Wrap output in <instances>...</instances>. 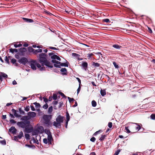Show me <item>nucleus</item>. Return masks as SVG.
Returning a JSON list of instances; mask_svg holds the SVG:
<instances>
[{"label":"nucleus","mask_w":155,"mask_h":155,"mask_svg":"<svg viewBox=\"0 0 155 155\" xmlns=\"http://www.w3.org/2000/svg\"><path fill=\"white\" fill-rule=\"evenodd\" d=\"M72 56H73L74 57H75L76 58L77 57H80V55H79L78 54L75 53H73L72 54Z\"/></svg>","instance_id":"obj_39"},{"label":"nucleus","mask_w":155,"mask_h":155,"mask_svg":"<svg viewBox=\"0 0 155 155\" xmlns=\"http://www.w3.org/2000/svg\"><path fill=\"white\" fill-rule=\"evenodd\" d=\"M113 64L115 68H119L118 65L117 64V63L115 62H113Z\"/></svg>","instance_id":"obj_42"},{"label":"nucleus","mask_w":155,"mask_h":155,"mask_svg":"<svg viewBox=\"0 0 155 155\" xmlns=\"http://www.w3.org/2000/svg\"><path fill=\"white\" fill-rule=\"evenodd\" d=\"M66 62L65 63L61 62L60 65L54 64V66L56 68H61V66L68 67V64H69V63L67 60H66Z\"/></svg>","instance_id":"obj_6"},{"label":"nucleus","mask_w":155,"mask_h":155,"mask_svg":"<svg viewBox=\"0 0 155 155\" xmlns=\"http://www.w3.org/2000/svg\"><path fill=\"white\" fill-rule=\"evenodd\" d=\"M100 93L101 95L102 96H105L106 94V91L104 89L102 90L101 89L100 91Z\"/></svg>","instance_id":"obj_21"},{"label":"nucleus","mask_w":155,"mask_h":155,"mask_svg":"<svg viewBox=\"0 0 155 155\" xmlns=\"http://www.w3.org/2000/svg\"><path fill=\"white\" fill-rule=\"evenodd\" d=\"M112 47L117 49H119L122 47L121 46L116 44L113 45Z\"/></svg>","instance_id":"obj_23"},{"label":"nucleus","mask_w":155,"mask_h":155,"mask_svg":"<svg viewBox=\"0 0 155 155\" xmlns=\"http://www.w3.org/2000/svg\"><path fill=\"white\" fill-rule=\"evenodd\" d=\"M49 48L50 49H53V50H59L58 49H57L55 47H49Z\"/></svg>","instance_id":"obj_59"},{"label":"nucleus","mask_w":155,"mask_h":155,"mask_svg":"<svg viewBox=\"0 0 155 155\" xmlns=\"http://www.w3.org/2000/svg\"><path fill=\"white\" fill-rule=\"evenodd\" d=\"M81 85H79V86L77 89V93L78 94L79 93V92L81 90Z\"/></svg>","instance_id":"obj_50"},{"label":"nucleus","mask_w":155,"mask_h":155,"mask_svg":"<svg viewBox=\"0 0 155 155\" xmlns=\"http://www.w3.org/2000/svg\"><path fill=\"white\" fill-rule=\"evenodd\" d=\"M11 111L13 113H14V115L15 117H21V115L18 114L17 113V111L16 110L13 109Z\"/></svg>","instance_id":"obj_14"},{"label":"nucleus","mask_w":155,"mask_h":155,"mask_svg":"<svg viewBox=\"0 0 155 155\" xmlns=\"http://www.w3.org/2000/svg\"><path fill=\"white\" fill-rule=\"evenodd\" d=\"M48 107V105L47 103H46L45 104H44L43 106V108L45 109H47Z\"/></svg>","instance_id":"obj_52"},{"label":"nucleus","mask_w":155,"mask_h":155,"mask_svg":"<svg viewBox=\"0 0 155 155\" xmlns=\"http://www.w3.org/2000/svg\"><path fill=\"white\" fill-rule=\"evenodd\" d=\"M19 111L21 114L24 115L25 114V112L24 111L21 109V108H19Z\"/></svg>","instance_id":"obj_31"},{"label":"nucleus","mask_w":155,"mask_h":155,"mask_svg":"<svg viewBox=\"0 0 155 155\" xmlns=\"http://www.w3.org/2000/svg\"><path fill=\"white\" fill-rule=\"evenodd\" d=\"M30 124V121H20L18 122L17 123V125L20 127L23 128L25 127L26 125L27 124Z\"/></svg>","instance_id":"obj_4"},{"label":"nucleus","mask_w":155,"mask_h":155,"mask_svg":"<svg viewBox=\"0 0 155 155\" xmlns=\"http://www.w3.org/2000/svg\"><path fill=\"white\" fill-rule=\"evenodd\" d=\"M96 140V138L94 137H92L90 139L91 141L92 142H94Z\"/></svg>","instance_id":"obj_55"},{"label":"nucleus","mask_w":155,"mask_h":155,"mask_svg":"<svg viewBox=\"0 0 155 155\" xmlns=\"http://www.w3.org/2000/svg\"><path fill=\"white\" fill-rule=\"evenodd\" d=\"M135 124H136L137 126L136 127V129L138 131L141 128V127L138 124H137V123H135Z\"/></svg>","instance_id":"obj_37"},{"label":"nucleus","mask_w":155,"mask_h":155,"mask_svg":"<svg viewBox=\"0 0 155 155\" xmlns=\"http://www.w3.org/2000/svg\"><path fill=\"white\" fill-rule=\"evenodd\" d=\"M66 121H69L70 119V117L68 111L66 112Z\"/></svg>","instance_id":"obj_25"},{"label":"nucleus","mask_w":155,"mask_h":155,"mask_svg":"<svg viewBox=\"0 0 155 155\" xmlns=\"http://www.w3.org/2000/svg\"><path fill=\"white\" fill-rule=\"evenodd\" d=\"M54 109H57V108L56 107V105L58 103V101H54L53 102Z\"/></svg>","instance_id":"obj_27"},{"label":"nucleus","mask_w":155,"mask_h":155,"mask_svg":"<svg viewBox=\"0 0 155 155\" xmlns=\"http://www.w3.org/2000/svg\"><path fill=\"white\" fill-rule=\"evenodd\" d=\"M41 106V105L40 104L38 103V104L36 105L35 107L36 108H39Z\"/></svg>","instance_id":"obj_64"},{"label":"nucleus","mask_w":155,"mask_h":155,"mask_svg":"<svg viewBox=\"0 0 155 155\" xmlns=\"http://www.w3.org/2000/svg\"><path fill=\"white\" fill-rule=\"evenodd\" d=\"M59 94L61 95L63 97V98H66V97L65 96V95L62 93L61 92H60L59 93Z\"/></svg>","instance_id":"obj_49"},{"label":"nucleus","mask_w":155,"mask_h":155,"mask_svg":"<svg viewBox=\"0 0 155 155\" xmlns=\"http://www.w3.org/2000/svg\"><path fill=\"white\" fill-rule=\"evenodd\" d=\"M42 51V50L41 49H39L36 50L34 51L33 54H36L37 53H41Z\"/></svg>","instance_id":"obj_28"},{"label":"nucleus","mask_w":155,"mask_h":155,"mask_svg":"<svg viewBox=\"0 0 155 155\" xmlns=\"http://www.w3.org/2000/svg\"><path fill=\"white\" fill-rule=\"evenodd\" d=\"M28 59L25 57L21 58L18 61V62L20 64L25 65L28 62Z\"/></svg>","instance_id":"obj_7"},{"label":"nucleus","mask_w":155,"mask_h":155,"mask_svg":"<svg viewBox=\"0 0 155 155\" xmlns=\"http://www.w3.org/2000/svg\"><path fill=\"white\" fill-rule=\"evenodd\" d=\"M25 110L26 111H28L30 110V107L29 106H26L25 107H24Z\"/></svg>","instance_id":"obj_40"},{"label":"nucleus","mask_w":155,"mask_h":155,"mask_svg":"<svg viewBox=\"0 0 155 155\" xmlns=\"http://www.w3.org/2000/svg\"><path fill=\"white\" fill-rule=\"evenodd\" d=\"M10 121L11 123L12 124H15L16 123V121H15L13 119H11L10 120Z\"/></svg>","instance_id":"obj_57"},{"label":"nucleus","mask_w":155,"mask_h":155,"mask_svg":"<svg viewBox=\"0 0 155 155\" xmlns=\"http://www.w3.org/2000/svg\"><path fill=\"white\" fill-rule=\"evenodd\" d=\"M29 65L30 66L31 68L33 70H36V61L35 60H31L30 62Z\"/></svg>","instance_id":"obj_8"},{"label":"nucleus","mask_w":155,"mask_h":155,"mask_svg":"<svg viewBox=\"0 0 155 155\" xmlns=\"http://www.w3.org/2000/svg\"><path fill=\"white\" fill-rule=\"evenodd\" d=\"M17 136L19 139H21L23 137V132L22 131H21L19 133V134Z\"/></svg>","instance_id":"obj_22"},{"label":"nucleus","mask_w":155,"mask_h":155,"mask_svg":"<svg viewBox=\"0 0 155 155\" xmlns=\"http://www.w3.org/2000/svg\"><path fill=\"white\" fill-rule=\"evenodd\" d=\"M125 129L127 131V132L128 133H130V131L128 129V127H125Z\"/></svg>","instance_id":"obj_53"},{"label":"nucleus","mask_w":155,"mask_h":155,"mask_svg":"<svg viewBox=\"0 0 155 155\" xmlns=\"http://www.w3.org/2000/svg\"><path fill=\"white\" fill-rule=\"evenodd\" d=\"M92 105L93 107H95L97 105V103L95 101L93 100L91 102Z\"/></svg>","instance_id":"obj_34"},{"label":"nucleus","mask_w":155,"mask_h":155,"mask_svg":"<svg viewBox=\"0 0 155 155\" xmlns=\"http://www.w3.org/2000/svg\"><path fill=\"white\" fill-rule=\"evenodd\" d=\"M63 102L62 101H61V102H60V103H59V106H58V108H60V107H61L63 105Z\"/></svg>","instance_id":"obj_58"},{"label":"nucleus","mask_w":155,"mask_h":155,"mask_svg":"<svg viewBox=\"0 0 155 155\" xmlns=\"http://www.w3.org/2000/svg\"><path fill=\"white\" fill-rule=\"evenodd\" d=\"M39 60L41 65L36 61V66L41 71H45V68L44 67L45 65L50 68H52L53 66L51 62H49L46 58V55L44 53H41L39 55Z\"/></svg>","instance_id":"obj_1"},{"label":"nucleus","mask_w":155,"mask_h":155,"mask_svg":"<svg viewBox=\"0 0 155 155\" xmlns=\"http://www.w3.org/2000/svg\"><path fill=\"white\" fill-rule=\"evenodd\" d=\"M25 128V131L27 133H29L33 130V128L30 124L26 125Z\"/></svg>","instance_id":"obj_5"},{"label":"nucleus","mask_w":155,"mask_h":155,"mask_svg":"<svg viewBox=\"0 0 155 155\" xmlns=\"http://www.w3.org/2000/svg\"><path fill=\"white\" fill-rule=\"evenodd\" d=\"M103 21L107 23L110 22V21L109 19L106 18L103 19Z\"/></svg>","instance_id":"obj_43"},{"label":"nucleus","mask_w":155,"mask_h":155,"mask_svg":"<svg viewBox=\"0 0 155 155\" xmlns=\"http://www.w3.org/2000/svg\"><path fill=\"white\" fill-rule=\"evenodd\" d=\"M68 99L69 101L71 102V101H74V100L73 98H71L69 97H68Z\"/></svg>","instance_id":"obj_47"},{"label":"nucleus","mask_w":155,"mask_h":155,"mask_svg":"<svg viewBox=\"0 0 155 155\" xmlns=\"http://www.w3.org/2000/svg\"><path fill=\"white\" fill-rule=\"evenodd\" d=\"M22 46V45L21 44H19L18 45L17 44H15L14 45V46L15 48H17L18 47H20Z\"/></svg>","instance_id":"obj_41"},{"label":"nucleus","mask_w":155,"mask_h":155,"mask_svg":"<svg viewBox=\"0 0 155 155\" xmlns=\"http://www.w3.org/2000/svg\"><path fill=\"white\" fill-rule=\"evenodd\" d=\"M17 130L14 127H12L9 129V131L10 133H12L13 134H15L16 133Z\"/></svg>","instance_id":"obj_10"},{"label":"nucleus","mask_w":155,"mask_h":155,"mask_svg":"<svg viewBox=\"0 0 155 155\" xmlns=\"http://www.w3.org/2000/svg\"><path fill=\"white\" fill-rule=\"evenodd\" d=\"M43 142L45 144H48V140L47 138H44L43 140Z\"/></svg>","instance_id":"obj_38"},{"label":"nucleus","mask_w":155,"mask_h":155,"mask_svg":"<svg viewBox=\"0 0 155 155\" xmlns=\"http://www.w3.org/2000/svg\"><path fill=\"white\" fill-rule=\"evenodd\" d=\"M10 58L11 56H9L8 57L7 56H6L5 57V61L8 64H9V60L8 58Z\"/></svg>","instance_id":"obj_32"},{"label":"nucleus","mask_w":155,"mask_h":155,"mask_svg":"<svg viewBox=\"0 0 155 155\" xmlns=\"http://www.w3.org/2000/svg\"><path fill=\"white\" fill-rule=\"evenodd\" d=\"M30 107L31 109V110L32 111H35V109L34 107V106L33 105H31L30 106Z\"/></svg>","instance_id":"obj_63"},{"label":"nucleus","mask_w":155,"mask_h":155,"mask_svg":"<svg viewBox=\"0 0 155 155\" xmlns=\"http://www.w3.org/2000/svg\"><path fill=\"white\" fill-rule=\"evenodd\" d=\"M9 51L13 54L15 52L17 53L18 54H19L20 53L18 52V50L17 49H14L11 48L9 49Z\"/></svg>","instance_id":"obj_16"},{"label":"nucleus","mask_w":155,"mask_h":155,"mask_svg":"<svg viewBox=\"0 0 155 155\" xmlns=\"http://www.w3.org/2000/svg\"><path fill=\"white\" fill-rule=\"evenodd\" d=\"M87 57L89 59H91L92 58V57L94 55L93 53L88 54H87Z\"/></svg>","instance_id":"obj_36"},{"label":"nucleus","mask_w":155,"mask_h":155,"mask_svg":"<svg viewBox=\"0 0 155 155\" xmlns=\"http://www.w3.org/2000/svg\"><path fill=\"white\" fill-rule=\"evenodd\" d=\"M19 51L21 53H23L26 51L27 49L26 48H20L19 49Z\"/></svg>","instance_id":"obj_20"},{"label":"nucleus","mask_w":155,"mask_h":155,"mask_svg":"<svg viewBox=\"0 0 155 155\" xmlns=\"http://www.w3.org/2000/svg\"><path fill=\"white\" fill-rule=\"evenodd\" d=\"M36 129L38 131V133H42L44 131L43 127L41 126L38 127Z\"/></svg>","instance_id":"obj_17"},{"label":"nucleus","mask_w":155,"mask_h":155,"mask_svg":"<svg viewBox=\"0 0 155 155\" xmlns=\"http://www.w3.org/2000/svg\"><path fill=\"white\" fill-rule=\"evenodd\" d=\"M38 131L36 129L34 130L32 132V135H38Z\"/></svg>","instance_id":"obj_24"},{"label":"nucleus","mask_w":155,"mask_h":155,"mask_svg":"<svg viewBox=\"0 0 155 155\" xmlns=\"http://www.w3.org/2000/svg\"><path fill=\"white\" fill-rule=\"evenodd\" d=\"M30 119L29 117L28 116H25L22 117L21 119L24 121H29L28 120Z\"/></svg>","instance_id":"obj_15"},{"label":"nucleus","mask_w":155,"mask_h":155,"mask_svg":"<svg viewBox=\"0 0 155 155\" xmlns=\"http://www.w3.org/2000/svg\"><path fill=\"white\" fill-rule=\"evenodd\" d=\"M14 139V140L18 141V138L17 137V136H15L13 137Z\"/></svg>","instance_id":"obj_62"},{"label":"nucleus","mask_w":155,"mask_h":155,"mask_svg":"<svg viewBox=\"0 0 155 155\" xmlns=\"http://www.w3.org/2000/svg\"><path fill=\"white\" fill-rule=\"evenodd\" d=\"M28 115L30 118L31 117H35L36 113L35 112H29L28 113Z\"/></svg>","instance_id":"obj_11"},{"label":"nucleus","mask_w":155,"mask_h":155,"mask_svg":"<svg viewBox=\"0 0 155 155\" xmlns=\"http://www.w3.org/2000/svg\"><path fill=\"white\" fill-rule=\"evenodd\" d=\"M25 137L26 139H29L30 137V135L28 134H25Z\"/></svg>","instance_id":"obj_60"},{"label":"nucleus","mask_w":155,"mask_h":155,"mask_svg":"<svg viewBox=\"0 0 155 155\" xmlns=\"http://www.w3.org/2000/svg\"><path fill=\"white\" fill-rule=\"evenodd\" d=\"M81 66L86 71L87 68L88 64L86 62H82Z\"/></svg>","instance_id":"obj_13"},{"label":"nucleus","mask_w":155,"mask_h":155,"mask_svg":"<svg viewBox=\"0 0 155 155\" xmlns=\"http://www.w3.org/2000/svg\"><path fill=\"white\" fill-rule=\"evenodd\" d=\"M48 144L50 145L52 144V141L53 140V138L52 137L51 135H49L48 136Z\"/></svg>","instance_id":"obj_12"},{"label":"nucleus","mask_w":155,"mask_h":155,"mask_svg":"<svg viewBox=\"0 0 155 155\" xmlns=\"http://www.w3.org/2000/svg\"><path fill=\"white\" fill-rule=\"evenodd\" d=\"M45 132L48 135V136L49 135H51V133L49 130H45Z\"/></svg>","instance_id":"obj_35"},{"label":"nucleus","mask_w":155,"mask_h":155,"mask_svg":"<svg viewBox=\"0 0 155 155\" xmlns=\"http://www.w3.org/2000/svg\"><path fill=\"white\" fill-rule=\"evenodd\" d=\"M7 75L4 72H0V81L1 82L3 81V78L6 79L8 78Z\"/></svg>","instance_id":"obj_9"},{"label":"nucleus","mask_w":155,"mask_h":155,"mask_svg":"<svg viewBox=\"0 0 155 155\" xmlns=\"http://www.w3.org/2000/svg\"><path fill=\"white\" fill-rule=\"evenodd\" d=\"M42 118L44 120L45 124L47 125L48 126H49L50 124V120L51 119L52 116L45 114L43 116Z\"/></svg>","instance_id":"obj_3"},{"label":"nucleus","mask_w":155,"mask_h":155,"mask_svg":"<svg viewBox=\"0 0 155 155\" xmlns=\"http://www.w3.org/2000/svg\"><path fill=\"white\" fill-rule=\"evenodd\" d=\"M92 65L95 68L98 67L100 65V64L97 62L95 63L93 61L92 62Z\"/></svg>","instance_id":"obj_19"},{"label":"nucleus","mask_w":155,"mask_h":155,"mask_svg":"<svg viewBox=\"0 0 155 155\" xmlns=\"http://www.w3.org/2000/svg\"><path fill=\"white\" fill-rule=\"evenodd\" d=\"M120 150H117L115 153L114 155H118L120 152Z\"/></svg>","instance_id":"obj_51"},{"label":"nucleus","mask_w":155,"mask_h":155,"mask_svg":"<svg viewBox=\"0 0 155 155\" xmlns=\"http://www.w3.org/2000/svg\"><path fill=\"white\" fill-rule=\"evenodd\" d=\"M57 55L56 54L53 55L51 56V58L52 59H55L57 57Z\"/></svg>","instance_id":"obj_44"},{"label":"nucleus","mask_w":155,"mask_h":155,"mask_svg":"<svg viewBox=\"0 0 155 155\" xmlns=\"http://www.w3.org/2000/svg\"><path fill=\"white\" fill-rule=\"evenodd\" d=\"M33 21H34L33 19L28 18V21H27V22H29V23H31V22H33Z\"/></svg>","instance_id":"obj_61"},{"label":"nucleus","mask_w":155,"mask_h":155,"mask_svg":"<svg viewBox=\"0 0 155 155\" xmlns=\"http://www.w3.org/2000/svg\"><path fill=\"white\" fill-rule=\"evenodd\" d=\"M63 117L61 115L58 116L56 119V121H54L53 123V125L56 127H61V123L63 122Z\"/></svg>","instance_id":"obj_2"},{"label":"nucleus","mask_w":155,"mask_h":155,"mask_svg":"<svg viewBox=\"0 0 155 155\" xmlns=\"http://www.w3.org/2000/svg\"><path fill=\"white\" fill-rule=\"evenodd\" d=\"M44 101L46 103L48 101V99L45 97H44L43 98Z\"/></svg>","instance_id":"obj_56"},{"label":"nucleus","mask_w":155,"mask_h":155,"mask_svg":"<svg viewBox=\"0 0 155 155\" xmlns=\"http://www.w3.org/2000/svg\"><path fill=\"white\" fill-rule=\"evenodd\" d=\"M28 50L29 52H33L35 51V49L31 47H29L28 48Z\"/></svg>","instance_id":"obj_30"},{"label":"nucleus","mask_w":155,"mask_h":155,"mask_svg":"<svg viewBox=\"0 0 155 155\" xmlns=\"http://www.w3.org/2000/svg\"><path fill=\"white\" fill-rule=\"evenodd\" d=\"M16 60L15 58H12L11 60V62L12 63L14 64L16 62Z\"/></svg>","instance_id":"obj_45"},{"label":"nucleus","mask_w":155,"mask_h":155,"mask_svg":"<svg viewBox=\"0 0 155 155\" xmlns=\"http://www.w3.org/2000/svg\"><path fill=\"white\" fill-rule=\"evenodd\" d=\"M108 126L110 128H111L112 126V123L111 122H109L108 124Z\"/></svg>","instance_id":"obj_54"},{"label":"nucleus","mask_w":155,"mask_h":155,"mask_svg":"<svg viewBox=\"0 0 155 155\" xmlns=\"http://www.w3.org/2000/svg\"><path fill=\"white\" fill-rule=\"evenodd\" d=\"M0 143L3 145H5L6 144V142L5 140H1Z\"/></svg>","instance_id":"obj_48"},{"label":"nucleus","mask_w":155,"mask_h":155,"mask_svg":"<svg viewBox=\"0 0 155 155\" xmlns=\"http://www.w3.org/2000/svg\"><path fill=\"white\" fill-rule=\"evenodd\" d=\"M53 107L52 106L50 107L48 110V113L49 114H51L52 111Z\"/></svg>","instance_id":"obj_29"},{"label":"nucleus","mask_w":155,"mask_h":155,"mask_svg":"<svg viewBox=\"0 0 155 155\" xmlns=\"http://www.w3.org/2000/svg\"><path fill=\"white\" fill-rule=\"evenodd\" d=\"M60 71L63 73H62L63 75H66L67 74L66 73L67 72V70L66 68H62L60 70Z\"/></svg>","instance_id":"obj_18"},{"label":"nucleus","mask_w":155,"mask_h":155,"mask_svg":"<svg viewBox=\"0 0 155 155\" xmlns=\"http://www.w3.org/2000/svg\"><path fill=\"white\" fill-rule=\"evenodd\" d=\"M52 97L53 99L54 100H56L58 98L57 95L56 94H53Z\"/></svg>","instance_id":"obj_33"},{"label":"nucleus","mask_w":155,"mask_h":155,"mask_svg":"<svg viewBox=\"0 0 155 155\" xmlns=\"http://www.w3.org/2000/svg\"><path fill=\"white\" fill-rule=\"evenodd\" d=\"M107 136L105 135H102L101 137L100 138L99 140L101 142H102L104 139Z\"/></svg>","instance_id":"obj_26"},{"label":"nucleus","mask_w":155,"mask_h":155,"mask_svg":"<svg viewBox=\"0 0 155 155\" xmlns=\"http://www.w3.org/2000/svg\"><path fill=\"white\" fill-rule=\"evenodd\" d=\"M150 118L153 120L155 119V114H152L150 115Z\"/></svg>","instance_id":"obj_46"}]
</instances>
